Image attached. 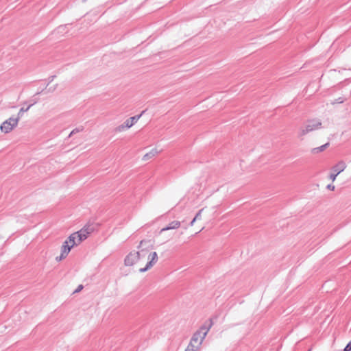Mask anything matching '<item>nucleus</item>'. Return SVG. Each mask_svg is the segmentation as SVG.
Here are the masks:
<instances>
[{
    "mask_svg": "<svg viewBox=\"0 0 351 351\" xmlns=\"http://www.w3.org/2000/svg\"><path fill=\"white\" fill-rule=\"evenodd\" d=\"M158 153V152L157 151L156 149H152L149 152L145 154L143 156V159L144 160H148L152 158L153 157H154Z\"/></svg>",
    "mask_w": 351,
    "mask_h": 351,
    "instance_id": "14",
    "label": "nucleus"
},
{
    "mask_svg": "<svg viewBox=\"0 0 351 351\" xmlns=\"http://www.w3.org/2000/svg\"><path fill=\"white\" fill-rule=\"evenodd\" d=\"M311 349H309L308 351H311Z\"/></svg>",
    "mask_w": 351,
    "mask_h": 351,
    "instance_id": "36",
    "label": "nucleus"
},
{
    "mask_svg": "<svg viewBox=\"0 0 351 351\" xmlns=\"http://www.w3.org/2000/svg\"><path fill=\"white\" fill-rule=\"evenodd\" d=\"M338 176L337 173H334L333 171L330 172V180L334 182L337 178V176Z\"/></svg>",
    "mask_w": 351,
    "mask_h": 351,
    "instance_id": "28",
    "label": "nucleus"
},
{
    "mask_svg": "<svg viewBox=\"0 0 351 351\" xmlns=\"http://www.w3.org/2000/svg\"><path fill=\"white\" fill-rule=\"evenodd\" d=\"M195 221H196V220H195V219L193 218V219L191 220V221L190 222L189 225H190L191 226H193V224H194V223H195Z\"/></svg>",
    "mask_w": 351,
    "mask_h": 351,
    "instance_id": "32",
    "label": "nucleus"
},
{
    "mask_svg": "<svg viewBox=\"0 0 351 351\" xmlns=\"http://www.w3.org/2000/svg\"><path fill=\"white\" fill-rule=\"evenodd\" d=\"M64 241L67 242L68 244L70 243L72 247L80 244L78 243V239L75 232L70 234Z\"/></svg>",
    "mask_w": 351,
    "mask_h": 351,
    "instance_id": "10",
    "label": "nucleus"
},
{
    "mask_svg": "<svg viewBox=\"0 0 351 351\" xmlns=\"http://www.w3.org/2000/svg\"><path fill=\"white\" fill-rule=\"evenodd\" d=\"M83 130V128H81V129H79V128H75V129H73V130L71 132V133L69 134V136L70 137V136H71L73 134H75V133H77V132H80V131H81V130Z\"/></svg>",
    "mask_w": 351,
    "mask_h": 351,
    "instance_id": "25",
    "label": "nucleus"
},
{
    "mask_svg": "<svg viewBox=\"0 0 351 351\" xmlns=\"http://www.w3.org/2000/svg\"><path fill=\"white\" fill-rule=\"evenodd\" d=\"M57 86H58V84H56L54 86V87H49V88H47V89L44 92H46V93L53 92L56 90Z\"/></svg>",
    "mask_w": 351,
    "mask_h": 351,
    "instance_id": "24",
    "label": "nucleus"
},
{
    "mask_svg": "<svg viewBox=\"0 0 351 351\" xmlns=\"http://www.w3.org/2000/svg\"><path fill=\"white\" fill-rule=\"evenodd\" d=\"M346 165L343 161H339L337 165L332 167V171L337 173L338 175L344 171Z\"/></svg>",
    "mask_w": 351,
    "mask_h": 351,
    "instance_id": "9",
    "label": "nucleus"
},
{
    "mask_svg": "<svg viewBox=\"0 0 351 351\" xmlns=\"http://www.w3.org/2000/svg\"><path fill=\"white\" fill-rule=\"evenodd\" d=\"M322 125V123L318 119H308L304 124V126L302 127L299 133V136H304L308 133L320 128Z\"/></svg>",
    "mask_w": 351,
    "mask_h": 351,
    "instance_id": "1",
    "label": "nucleus"
},
{
    "mask_svg": "<svg viewBox=\"0 0 351 351\" xmlns=\"http://www.w3.org/2000/svg\"><path fill=\"white\" fill-rule=\"evenodd\" d=\"M180 226V222L179 221H173L171 223H169L167 226L162 228L160 231V232H162L165 231H167L172 229H177Z\"/></svg>",
    "mask_w": 351,
    "mask_h": 351,
    "instance_id": "11",
    "label": "nucleus"
},
{
    "mask_svg": "<svg viewBox=\"0 0 351 351\" xmlns=\"http://www.w3.org/2000/svg\"><path fill=\"white\" fill-rule=\"evenodd\" d=\"M329 188H330V186H329V184H327V185L326 186V189H328V190H329Z\"/></svg>",
    "mask_w": 351,
    "mask_h": 351,
    "instance_id": "34",
    "label": "nucleus"
},
{
    "mask_svg": "<svg viewBox=\"0 0 351 351\" xmlns=\"http://www.w3.org/2000/svg\"><path fill=\"white\" fill-rule=\"evenodd\" d=\"M335 190V186L330 184V191Z\"/></svg>",
    "mask_w": 351,
    "mask_h": 351,
    "instance_id": "33",
    "label": "nucleus"
},
{
    "mask_svg": "<svg viewBox=\"0 0 351 351\" xmlns=\"http://www.w3.org/2000/svg\"><path fill=\"white\" fill-rule=\"evenodd\" d=\"M152 267H147V263L146 264L145 267H143V268H141L139 269V272L141 273H144L147 271H148L149 269H151Z\"/></svg>",
    "mask_w": 351,
    "mask_h": 351,
    "instance_id": "26",
    "label": "nucleus"
},
{
    "mask_svg": "<svg viewBox=\"0 0 351 351\" xmlns=\"http://www.w3.org/2000/svg\"><path fill=\"white\" fill-rule=\"evenodd\" d=\"M141 256H145V254H141L140 252H131L125 256L124 263L126 266H132L141 258Z\"/></svg>",
    "mask_w": 351,
    "mask_h": 351,
    "instance_id": "4",
    "label": "nucleus"
},
{
    "mask_svg": "<svg viewBox=\"0 0 351 351\" xmlns=\"http://www.w3.org/2000/svg\"><path fill=\"white\" fill-rule=\"evenodd\" d=\"M87 1V0H82V1H83V2H85V1Z\"/></svg>",
    "mask_w": 351,
    "mask_h": 351,
    "instance_id": "35",
    "label": "nucleus"
},
{
    "mask_svg": "<svg viewBox=\"0 0 351 351\" xmlns=\"http://www.w3.org/2000/svg\"><path fill=\"white\" fill-rule=\"evenodd\" d=\"M72 248V246L68 244L67 242L64 241L61 246V253L67 256Z\"/></svg>",
    "mask_w": 351,
    "mask_h": 351,
    "instance_id": "12",
    "label": "nucleus"
},
{
    "mask_svg": "<svg viewBox=\"0 0 351 351\" xmlns=\"http://www.w3.org/2000/svg\"><path fill=\"white\" fill-rule=\"evenodd\" d=\"M29 108H30V107H28V106L26 108H25L24 106L21 108V109L19 110V111L18 112L16 118H19V120L20 118L23 116V112H27Z\"/></svg>",
    "mask_w": 351,
    "mask_h": 351,
    "instance_id": "21",
    "label": "nucleus"
},
{
    "mask_svg": "<svg viewBox=\"0 0 351 351\" xmlns=\"http://www.w3.org/2000/svg\"><path fill=\"white\" fill-rule=\"evenodd\" d=\"M75 233L78 239V243H81L89 236L88 232H86V229H84L83 228Z\"/></svg>",
    "mask_w": 351,
    "mask_h": 351,
    "instance_id": "6",
    "label": "nucleus"
},
{
    "mask_svg": "<svg viewBox=\"0 0 351 351\" xmlns=\"http://www.w3.org/2000/svg\"><path fill=\"white\" fill-rule=\"evenodd\" d=\"M84 229H86V232H88V235L95 231V228L92 224H86L83 227Z\"/></svg>",
    "mask_w": 351,
    "mask_h": 351,
    "instance_id": "20",
    "label": "nucleus"
},
{
    "mask_svg": "<svg viewBox=\"0 0 351 351\" xmlns=\"http://www.w3.org/2000/svg\"><path fill=\"white\" fill-rule=\"evenodd\" d=\"M328 147H329V141H328L327 143H326L325 144H324L319 147L313 148L311 149V153L313 154H318L319 152L324 151Z\"/></svg>",
    "mask_w": 351,
    "mask_h": 351,
    "instance_id": "13",
    "label": "nucleus"
},
{
    "mask_svg": "<svg viewBox=\"0 0 351 351\" xmlns=\"http://www.w3.org/2000/svg\"><path fill=\"white\" fill-rule=\"evenodd\" d=\"M201 346H195L193 343H191V342H189L187 348L185 349L184 351H197Z\"/></svg>",
    "mask_w": 351,
    "mask_h": 351,
    "instance_id": "19",
    "label": "nucleus"
},
{
    "mask_svg": "<svg viewBox=\"0 0 351 351\" xmlns=\"http://www.w3.org/2000/svg\"><path fill=\"white\" fill-rule=\"evenodd\" d=\"M66 257V256L65 255H64L63 254H62V253H61V254H60V255L59 256H57V257L56 258V260L57 261H62V259L65 258Z\"/></svg>",
    "mask_w": 351,
    "mask_h": 351,
    "instance_id": "30",
    "label": "nucleus"
},
{
    "mask_svg": "<svg viewBox=\"0 0 351 351\" xmlns=\"http://www.w3.org/2000/svg\"><path fill=\"white\" fill-rule=\"evenodd\" d=\"M55 77H56V75H51V76H49V77H48V79H47L48 82L45 84V88H44L43 89H42L40 91L37 92V93H36V95H40V94H41L42 93H43V92L47 89V86H49V84L51 82H52L53 81V80L55 79Z\"/></svg>",
    "mask_w": 351,
    "mask_h": 351,
    "instance_id": "17",
    "label": "nucleus"
},
{
    "mask_svg": "<svg viewBox=\"0 0 351 351\" xmlns=\"http://www.w3.org/2000/svg\"><path fill=\"white\" fill-rule=\"evenodd\" d=\"M84 288V286L82 285H78V287L76 288V289L73 291V293H79L80 291H81Z\"/></svg>",
    "mask_w": 351,
    "mask_h": 351,
    "instance_id": "27",
    "label": "nucleus"
},
{
    "mask_svg": "<svg viewBox=\"0 0 351 351\" xmlns=\"http://www.w3.org/2000/svg\"><path fill=\"white\" fill-rule=\"evenodd\" d=\"M18 123L19 118L10 117L1 124L0 130L2 132L8 134L17 126Z\"/></svg>",
    "mask_w": 351,
    "mask_h": 351,
    "instance_id": "2",
    "label": "nucleus"
},
{
    "mask_svg": "<svg viewBox=\"0 0 351 351\" xmlns=\"http://www.w3.org/2000/svg\"><path fill=\"white\" fill-rule=\"evenodd\" d=\"M343 351H351V341L346 346Z\"/></svg>",
    "mask_w": 351,
    "mask_h": 351,
    "instance_id": "31",
    "label": "nucleus"
},
{
    "mask_svg": "<svg viewBox=\"0 0 351 351\" xmlns=\"http://www.w3.org/2000/svg\"><path fill=\"white\" fill-rule=\"evenodd\" d=\"M203 210H204V208H202V209H200V210H199L196 213V215H195V217H194L195 220H196V221H197V220H199V219H201V217H202V216H201V213H202V212Z\"/></svg>",
    "mask_w": 351,
    "mask_h": 351,
    "instance_id": "22",
    "label": "nucleus"
},
{
    "mask_svg": "<svg viewBox=\"0 0 351 351\" xmlns=\"http://www.w3.org/2000/svg\"><path fill=\"white\" fill-rule=\"evenodd\" d=\"M345 100L344 98H341V97H339L337 99H335L334 102H332V104H341L343 102V101Z\"/></svg>",
    "mask_w": 351,
    "mask_h": 351,
    "instance_id": "29",
    "label": "nucleus"
},
{
    "mask_svg": "<svg viewBox=\"0 0 351 351\" xmlns=\"http://www.w3.org/2000/svg\"><path fill=\"white\" fill-rule=\"evenodd\" d=\"M127 129H129L128 125L126 124V121H125L123 123L119 125L117 128H115L114 131L116 132H121L122 131H124Z\"/></svg>",
    "mask_w": 351,
    "mask_h": 351,
    "instance_id": "18",
    "label": "nucleus"
},
{
    "mask_svg": "<svg viewBox=\"0 0 351 351\" xmlns=\"http://www.w3.org/2000/svg\"><path fill=\"white\" fill-rule=\"evenodd\" d=\"M152 247L153 245L151 243V240H142L137 247L138 249L141 248V254Z\"/></svg>",
    "mask_w": 351,
    "mask_h": 351,
    "instance_id": "5",
    "label": "nucleus"
},
{
    "mask_svg": "<svg viewBox=\"0 0 351 351\" xmlns=\"http://www.w3.org/2000/svg\"><path fill=\"white\" fill-rule=\"evenodd\" d=\"M147 267H152L158 261V256L156 252H151L148 256Z\"/></svg>",
    "mask_w": 351,
    "mask_h": 351,
    "instance_id": "8",
    "label": "nucleus"
},
{
    "mask_svg": "<svg viewBox=\"0 0 351 351\" xmlns=\"http://www.w3.org/2000/svg\"><path fill=\"white\" fill-rule=\"evenodd\" d=\"M145 111L146 110H143L139 114L133 116L125 121L126 124L128 125L129 128L133 126L138 121V119L142 117Z\"/></svg>",
    "mask_w": 351,
    "mask_h": 351,
    "instance_id": "7",
    "label": "nucleus"
},
{
    "mask_svg": "<svg viewBox=\"0 0 351 351\" xmlns=\"http://www.w3.org/2000/svg\"><path fill=\"white\" fill-rule=\"evenodd\" d=\"M202 335L200 332V331L197 330L193 333L190 342H191V343H193V342L196 343L198 341L199 338L201 339Z\"/></svg>",
    "mask_w": 351,
    "mask_h": 351,
    "instance_id": "16",
    "label": "nucleus"
},
{
    "mask_svg": "<svg viewBox=\"0 0 351 351\" xmlns=\"http://www.w3.org/2000/svg\"><path fill=\"white\" fill-rule=\"evenodd\" d=\"M38 95H36V93L28 101H26L24 102L23 104H28V107H32L33 106L34 104H36V103L38 102L39 101V99L38 97H36Z\"/></svg>",
    "mask_w": 351,
    "mask_h": 351,
    "instance_id": "15",
    "label": "nucleus"
},
{
    "mask_svg": "<svg viewBox=\"0 0 351 351\" xmlns=\"http://www.w3.org/2000/svg\"><path fill=\"white\" fill-rule=\"evenodd\" d=\"M213 325V322L212 318H209L208 320H206L198 329L199 331L202 333L201 339L199 342V346H201L206 338L208 331L211 328V327Z\"/></svg>",
    "mask_w": 351,
    "mask_h": 351,
    "instance_id": "3",
    "label": "nucleus"
},
{
    "mask_svg": "<svg viewBox=\"0 0 351 351\" xmlns=\"http://www.w3.org/2000/svg\"><path fill=\"white\" fill-rule=\"evenodd\" d=\"M66 28V25H60L56 29V31L58 32V33H62L65 30Z\"/></svg>",
    "mask_w": 351,
    "mask_h": 351,
    "instance_id": "23",
    "label": "nucleus"
}]
</instances>
